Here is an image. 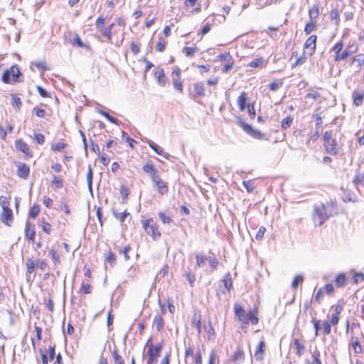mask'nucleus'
<instances>
[{"label": "nucleus", "mask_w": 364, "mask_h": 364, "mask_svg": "<svg viewBox=\"0 0 364 364\" xmlns=\"http://www.w3.org/2000/svg\"><path fill=\"white\" fill-rule=\"evenodd\" d=\"M158 215L164 224H170L173 221L171 218L167 215L164 212H159Z\"/></svg>", "instance_id": "72a5a7b5"}, {"label": "nucleus", "mask_w": 364, "mask_h": 364, "mask_svg": "<svg viewBox=\"0 0 364 364\" xmlns=\"http://www.w3.org/2000/svg\"><path fill=\"white\" fill-rule=\"evenodd\" d=\"M265 347V343L264 341H262L259 342L257 350L255 353V357L257 360H262L263 358V354H264V348Z\"/></svg>", "instance_id": "4be33fe9"}, {"label": "nucleus", "mask_w": 364, "mask_h": 364, "mask_svg": "<svg viewBox=\"0 0 364 364\" xmlns=\"http://www.w3.org/2000/svg\"><path fill=\"white\" fill-rule=\"evenodd\" d=\"M40 212V207L34 204L29 210V216L32 218H36Z\"/></svg>", "instance_id": "ea45409f"}, {"label": "nucleus", "mask_w": 364, "mask_h": 364, "mask_svg": "<svg viewBox=\"0 0 364 364\" xmlns=\"http://www.w3.org/2000/svg\"><path fill=\"white\" fill-rule=\"evenodd\" d=\"M164 325V321L162 316L159 314L156 315L153 321V327H155L157 331H161Z\"/></svg>", "instance_id": "a211bd4d"}, {"label": "nucleus", "mask_w": 364, "mask_h": 364, "mask_svg": "<svg viewBox=\"0 0 364 364\" xmlns=\"http://www.w3.org/2000/svg\"><path fill=\"white\" fill-rule=\"evenodd\" d=\"M336 203L331 200L326 203H322L319 206H314L312 218L314 223L321 226L324 222L333 215V210L335 208Z\"/></svg>", "instance_id": "f03ea898"}, {"label": "nucleus", "mask_w": 364, "mask_h": 364, "mask_svg": "<svg viewBox=\"0 0 364 364\" xmlns=\"http://www.w3.org/2000/svg\"><path fill=\"white\" fill-rule=\"evenodd\" d=\"M166 46V41L163 38H159V41L156 45V50L159 52H163L165 50Z\"/></svg>", "instance_id": "de8ad7c7"}, {"label": "nucleus", "mask_w": 364, "mask_h": 364, "mask_svg": "<svg viewBox=\"0 0 364 364\" xmlns=\"http://www.w3.org/2000/svg\"><path fill=\"white\" fill-rule=\"evenodd\" d=\"M0 205L1 206L2 209L9 208V201L8 200V198L6 196H0Z\"/></svg>", "instance_id": "69168bd1"}, {"label": "nucleus", "mask_w": 364, "mask_h": 364, "mask_svg": "<svg viewBox=\"0 0 364 364\" xmlns=\"http://www.w3.org/2000/svg\"><path fill=\"white\" fill-rule=\"evenodd\" d=\"M319 16V9L317 5H314L309 10V16L310 18V21H316V19Z\"/></svg>", "instance_id": "a878e982"}, {"label": "nucleus", "mask_w": 364, "mask_h": 364, "mask_svg": "<svg viewBox=\"0 0 364 364\" xmlns=\"http://www.w3.org/2000/svg\"><path fill=\"white\" fill-rule=\"evenodd\" d=\"M186 277L190 285L193 287V284L196 281V277L195 274L191 271L190 268H188V270L186 272Z\"/></svg>", "instance_id": "473e14b6"}, {"label": "nucleus", "mask_w": 364, "mask_h": 364, "mask_svg": "<svg viewBox=\"0 0 364 364\" xmlns=\"http://www.w3.org/2000/svg\"><path fill=\"white\" fill-rule=\"evenodd\" d=\"M223 282L225 288L228 291L230 290L232 287V281L230 273L228 272L225 275L224 279H223Z\"/></svg>", "instance_id": "cd10ccee"}, {"label": "nucleus", "mask_w": 364, "mask_h": 364, "mask_svg": "<svg viewBox=\"0 0 364 364\" xmlns=\"http://www.w3.org/2000/svg\"><path fill=\"white\" fill-rule=\"evenodd\" d=\"M237 123L250 136L257 139H261L263 138L264 134L262 133H261L259 130L253 129L251 125L245 123L242 119H239Z\"/></svg>", "instance_id": "0eeeda50"}, {"label": "nucleus", "mask_w": 364, "mask_h": 364, "mask_svg": "<svg viewBox=\"0 0 364 364\" xmlns=\"http://www.w3.org/2000/svg\"><path fill=\"white\" fill-rule=\"evenodd\" d=\"M247 97L245 92H242L237 98V105L240 111H244L246 108V102Z\"/></svg>", "instance_id": "393cba45"}, {"label": "nucleus", "mask_w": 364, "mask_h": 364, "mask_svg": "<svg viewBox=\"0 0 364 364\" xmlns=\"http://www.w3.org/2000/svg\"><path fill=\"white\" fill-rule=\"evenodd\" d=\"M105 17L102 15L100 16L95 21V28L97 31L100 32L102 37L105 38L109 43H112V31H110V28L105 26Z\"/></svg>", "instance_id": "39448f33"}, {"label": "nucleus", "mask_w": 364, "mask_h": 364, "mask_svg": "<svg viewBox=\"0 0 364 364\" xmlns=\"http://www.w3.org/2000/svg\"><path fill=\"white\" fill-rule=\"evenodd\" d=\"M333 131L328 130L323 134V146H325L326 151L331 155H336L339 151V147L335 139L332 138Z\"/></svg>", "instance_id": "7ed1b4c3"}, {"label": "nucleus", "mask_w": 364, "mask_h": 364, "mask_svg": "<svg viewBox=\"0 0 364 364\" xmlns=\"http://www.w3.org/2000/svg\"><path fill=\"white\" fill-rule=\"evenodd\" d=\"M364 280V274L363 273H355L353 278V282L354 284H357L360 282Z\"/></svg>", "instance_id": "680f3d73"}, {"label": "nucleus", "mask_w": 364, "mask_h": 364, "mask_svg": "<svg viewBox=\"0 0 364 364\" xmlns=\"http://www.w3.org/2000/svg\"><path fill=\"white\" fill-rule=\"evenodd\" d=\"M147 143L149 146L159 155L163 156L166 159H168V154H165L163 151V149L160 147L158 144H155L151 140H147Z\"/></svg>", "instance_id": "2eb2a0df"}, {"label": "nucleus", "mask_w": 364, "mask_h": 364, "mask_svg": "<svg viewBox=\"0 0 364 364\" xmlns=\"http://www.w3.org/2000/svg\"><path fill=\"white\" fill-rule=\"evenodd\" d=\"M294 343L296 348V354L299 356L304 354L305 348L304 346L300 342V341L296 338L294 339Z\"/></svg>", "instance_id": "7c9ffc66"}, {"label": "nucleus", "mask_w": 364, "mask_h": 364, "mask_svg": "<svg viewBox=\"0 0 364 364\" xmlns=\"http://www.w3.org/2000/svg\"><path fill=\"white\" fill-rule=\"evenodd\" d=\"M312 322L314 324V327L315 328L316 336L318 335V331L321 328L323 329L324 334L328 335L331 333V323L328 321H323L321 320H316V318H312Z\"/></svg>", "instance_id": "6e6552de"}, {"label": "nucleus", "mask_w": 364, "mask_h": 364, "mask_svg": "<svg viewBox=\"0 0 364 364\" xmlns=\"http://www.w3.org/2000/svg\"><path fill=\"white\" fill-rule=\"evenodd\" d=\"M154 76L157 79L158 83L160 86L166 85V77L164 69H159L154 73Z\"/></svg>", "instance_id": "f3484780"}, {"label": "nucleus", "mask_w": 364, "mask_h": 364, "mask_svg": "<svg viewBox=\"0 0 364 364\" xmlns=\"http://www.w3.org/2000/svg\"><path fill=\"white\" fill-rule=\"evenodd\" d=\"M141 224L145 232L150 235L154 240L160 239L161 234L159 230L157 225L154 223L152 218L141 220Z\"/></svg>", "instance_id": "20e7f679"}, {"label": "nucleus", "mask_w": 364, "mask_h": 364, "mask_svg": "<svg viewBox=\"0 0 364 364\" xmlns=\"http://www.w3.org/2000/svg\"><path fill=\"white\" fill-rule=\"evenodd\" d=\"M350 51L344 50L342 53H338L337 55H335L334 60H335V61L346 60L350 55Z\"/></svg>", "instance_id": "a19ab883"}, {"label": "nucleus", "mask_w": 364, "mask_h": 364, "mask_svg": "<svg viewBox=\"0 0 364 364\" xmlns=\"http://www.w3.org/2000/svg\"><path fill=\"white\" fill-rule=\"evenodd\" d=\"M196 51H197V48L185 47L183 49V53L187 57H193L195 55Z\"/></svg>", "instance_id": "a18cd8bd"}, {"label": "nucleus", "mask_w": 364, "mask_h": 364, "mask_svg": "<svg viewBox=\"0 0 364 364\" xmlns=\"http://www.w3.org/2000/svg\"><path fill=\"white\" fill-rule=\"evenodd\" d=\"M335 284L337 287H344L346 285V278L344 274H338L335 279Z\"/></svg>", "instance_id": "bb28decb"}, {"label": "nucleus", "mask_w": 364, "mask_h": 364, "mask_svg": "<svg viewBox=\"0 0 364 364\" xmlns=\"http://www.w3.org/2000/svg\"><path fill=\"white\" fill-rule=\"evenodd\" d=\"M217 58L220 61L228 62L232 60V58L230 53H225L217 56Z\"/></svg>", "instance_id": "603ef678"}, {"label": "nucleus", "mask_w": 364, "mask_h": 364, "mask_svg": "<svg viewBox=\"0 0 364 364\" xmlns=\"http://www.w3.org/2000/svg\"><path fill=\"white\" fill-rule=\"evenodd\" d=\"M112 213H113L114 216L122 223L124 222L127 216H128L129 215V213H127V211H124V213H119L117 211H115L114 210H112Z\"/></svg>", "instance_id": "e433bc0d"}, {"label": "nucleus", "mask_w": 364, "mask_h": 364, "mask_svg": "<svg viewBox=\"0 0 364 364\" xmlns=\"http://www.w3.org/2000/svg\"><path fill=\"white\" fill-rule=\"evenodd\" d=\"M306 59L307 58L303 54L302 56L299 57L295 61V63L292 64L291 68H294L298 65L304 64L306 62Z\"/></svg>", "instance_id": "bf43d9fd"}, {"label": "nucleus", "mask_w": 364, "mask_h": 364, "mask_svg": "<svg viewBox=\"0 0 364 364\" xmlns=\"http://www.w3.org/2000/svg\"><path fill=\"white\" fill-rule=\"evenodd\" d=\"M316 21H310L307 23L304 27V32L306 34H309L316 27Z\"/></svg>", "instance_id": "4c0bfd02"}, {"label": "nucleus", "mask_w": 364, "mask_h": 364, "mask_svg": "<svg viewBox=\"0 0 364 364\" xmlns=\"http://www.w3.org/2000/svg\"><path fill=\"white\" fill-rule=\"evenodd\" d=\"M364 93L363 92L353 91V105L358 107L362 105L363 101Z\"/></svg>", "instance_id": "6ab92c4d"}, {"label": "nucleus", "mask_w": 364, "mask_h": 364, "mask_svg": "<svg viewBox=\"0 0 364 364\" xmlns=\"http://www.w3.org/2000/svg\"><path fill=\"white\" fill-rule=\"evenodd\" d=\"M194 363L195 364H203L202 353L200 349H198L196 353V355L194 356Z\"/></svg>", "instance_id": "0e129e2a"}, {"label": "nucleus", "mask_w": 364, "mask_h": 364, "mask_svg": "<svg viewBox=\"0 0 364 364\" xmlns=\"http://www.w3.org/2000/svg\"><path fill=\"white\" fill-rule=\"evenodd\" d=\"M194 97H204L205 96V88L202 82H198L194 84Z\"/></svg>", "instance_id": "dca6fc26"}, {"label": "nucleus", "mask_w": 364, "mask_h": 364, "mask_svg": "<svg viewBox=\"0 0 364 364\" xmlns=\"http://www.w3.org/2000/svg\"><path fill=\"white\" fill-rule=\"evenodd\" d=\"M292 122H293V119L288 116L287 117H285L284 119H282V122H281V127L283 129H286L289 127H291V124H292Z\"/></svg>", "instance_id": "f704fd0d"}, {"label": "nucleus", "mask_w": 364, "mask_h": 364, "mask_svg": "<svg viewBox=\"0 0 364 364\" xmlns=\"http://www.w3.org/2000/svg\"><path fill=\"white\" fill-rule=\"evenodd\" d=\"M173 85L176 90L180 91V92L183 91V83H182L180 77H173Z\"/></svg>", "instance_id": "c9c22d12"}, {"label": "nucleus", "mask_w": 364, "mask_h": 364, "mask_svg": "<svg viewBox=\"0 0 364 364\" xmlns=\"http://www.w3.org/2000/svg\"><path fill=\"white\" fill-rule=\"evenodd\" d=\"M353 183L355 185H362L364 186V174L363 173H357L353 181Z\"/></svg>", "instance_id": "58836bf2"}, {"label": "nucleus", "mask_w": 364, "mask_h": 364, "mask_svg": "<svg viewBox=\"0 0 364 364\" xmlns=\"http://www.w3.org/2000/svg\"><path fill=\"white\" fill-rule=\"evenodd\" d=\"M242 184L249 193L253 192L255 188V183L252 181H244Z\"/></svg>", "instance_id": "37998d69"}, {"label": "nucleus", "mask_w": 364, "mask_h": 364, "mask_svg": "<svg viewBox=\"0 0 364 364\" xmlns=\"http://www.w3.org/2000/svg\"><path fill=\"white\" fill-rule=\"evenodd\" d=\"M10 77H11V71L9 70H6L4 72L2 75V81L4 83H9L10 82Z\"/></svg>", "instance_id": "338daca9"}, {"label": "nucleus", "mask_w": 364, "mask_h": 364, "mask_svg": "<svg viewBox=\"0 0 364 364\" xmlns=\"http://www.w3.org/2000/svg\"><path fill=\"white\" fill-rule=\"evenodd\" d=\"M11 76H12L13 81L14 82H19V77L21 75V72L18 65H14L10 68Z\"/></svg>", "instance_id": "412c9836"}, {"label": "nucleus", "mask_w": 364, "mask_h": 364, "mask_svg": "<svg viewBox=\"0 0 364 364\" xmlns=\"http://www.w3.org/2000/svg\"><path fill=\"white\" fill-rule=\"evenodd\" d=\"M263 63H264L263 58H257V59L254 60L253 61H252L251 63H250L249 66L250 68H259V67L262 66Z\"/></svg>", "instance_id": "864d4df0"}, {"label": "nucleus", "mask_w": 364, "mask_h": 364, "mask_svg": "<svg viewBox=\"0 0 364 364\" xmlns=\"http://www.w3.org/2000/svg\"><path fill=\"white\" fill-rule=\"evenodd\" d=\"M12 105L16 106L18 109H19L22 105L21 98L18 97L16 95H12Z\"/></svg>", "instance_id": "4d7b16f0"}, {"label": "nucleus", "mask_w": 364, "mask_h": 364, "mask_svg": "<svg viewBox=\"0 0 364 364\" xmlns=\"http://www.w3.org/2000/svg\"><path fill=\"white\" fill-rule=\"evenodd\" d=\"M92 178H93V173L91 165L88 166V170L87 173V186L89 188V190L92 192Z\"/></svg>", "instance_id": "2f4dec72"}, {"label": "nucleus", "mask_w": 364, "mask_h": 364, "mask_svg": "<svg viewBox=\"0 0 364 364\" xmlns=\"http://www.w3.org/2000/svg\"><path fill=\"white\" fill-rule=\"evenodd\" d=\"M208 262L213 271L217 269L219 262L213 254L212 255L208 256Z\"/></svg>", "instance_id": "c756f323"}, {"label": "nucleus", "mask_w": 364, "mask_h": 364, "mask_svg": "<svg viewBox=\"0 0 364 364\" xmlns=\"http://www.w3.org/2000/svg\"><path fill=\"white\" fill-rule=\"evenodd\" d=\"M234 313L238 321L241 322L242 330L246 329L250 323L252 325H257L259 323L255 309H250L247 312L240 304L237 303L234 305Z\"/></svg>", "instance_id": "f257e3e1"}, {"label": "nucleus", "mask_w": 364, "mask_h": 364, "mask_svg": "<svg viewBox=\"0 0 364 364\" xmlns=\"http://www.w3.org/2000/svg\"><path fill=\"white\" fill-rule=\"evenodd\" d=\"M208 257L205 256L203 253H199L196 255V267H203L205 266L206 262H208Z\"/></svg>", "instance_id": "aec40b11"}, {"label": "nucleus", "mask_w": 364, "mask_h": 364, "mask_svg": "<svg viewBox=\"0 0 364 364\" xmlns=\"http://www.w3.org/2000/svg\"><path fill=\"white\" fill-rule=\"evenodd\" d=\"M97 112L100 114L101 115L104 116L109 122H110L112 124H118L119 121L117 118L112 117L105 111H103L102 109H98Z\"/></svg>", "instance_id": "c85d7f7f"}, {"label": "nucleus", "mask_w": 364, "mask_h": 364, "mask_svg": "<svg viewBox=\"0 0 364 364\" xmlns=\"http://www.w3.org/2000/svg\"><path fill=\"white\" fill-rule=\"evenodd\" d=\"M105 260L107 262H109L111 265H113L114 264H115L116 262V255L113 252L109 251Z\"/></svg>", "instance_id": "e2e57ef3"}, {"label": "nucleus", "mask_w": 364, "mask_h": 364, "mask_svg": "<svg viewBox=\"0 0 364 364\" xmlns=\"http://www.w3.org/2000/svg\"><path fill=\"white\" fill-rule=\"evenodd\" d=\"M0 219L3 223L6 225L7 226H11L14 219L12 210L9 207L2 209V212L0 215Z\"/></svg>", "instance_id": "9d476101"}, {"label": "nucleus", "mask_w": 364, "mask_h": 364, "mask_svg": "<svg viewBox=\"0 0 364 364\" xmlns=\"http://www.w3.org/2000/svg\"><path fill=\"white\" fill-rule=\"evenodd\" d=\"M316 39L317 37L316 35H311L307 38L304 43V55L307 54L311 56L315 53Z\"/></svg>", "instance_id": "1a4fd4ad"}, {"label": "nucleus", "mask_w": 364, "mask_h": 364, "mask_svg": "<svg viewBox=\"0 0 364 364\" xmlns=\"http://www.w3.org/2000/svg\"><path fill=\"white\" fill-rule=\"evenodd\" d=\"M33 112L38 117L44 118L46 117V110L43 109H41L37 107H35L33 109Z\"/></svg>", "instance_id": "13d9d810"}, {"label": "nucleus", "mask_w": 364, "mask_h": 364, "mask_svg": "<svg viewBox=\"0 0 364 364\" xmlns=\"http://www.w3.org/2000/svg\"><path fill=\"white\" fill-rule=\"evenodd\" d=\"M48 255L50 256L53 262L54 263L55 265L60 263V256L55 247H52L49 250Z\"/></svg>", "instance_id": "b1692460"}, {"label": "nucleus", "mask_w": 364, "mask_h": 364, "mask_svg": "<svg viewBox=\"0 0 364 364\" xmlns=\"http://www.w3.org/2000/svg\"><path fill=\"white\" fill-rule=\"evenodd\" d=\"M112 357L116 364H124V360L120 355L118 354L116 350L112 352Z\"/></svg>", "instance_id": "8fccbe9b"}, {"label": "nucleus", "mask_w": 364, "mask_h": 364, "mask_svg": "<svg viewBox=\"0 0 364 364\" xmlns=\"http://www.w3.org/2000/svg\"><path fill=\"white\" fill-rule=\"evenodd\" d=\"M319 356H320L319 351L318 350H315L314 351V353H312V358H313L314 362L316 364H322L321 361V360L319 358Z\"/></svg>", "instance_id": "774afa93"}, {"label": "nucleus", "mask_w": 364, "mask_h": 364, "mask_svg": "<svg viewBox=\"0 0 364 364\" xmlns=\"http://www.w3.org/2000/svg\"><path fill=\"white\" fill-rule=\"evenodd\" d=\"M142 169L145 173L149 174L156 169V167L151 162H150L144 165Z\"/></svg>", "instance_id": "5fc2aeb1"}, {"label": "nucleus", "mask_w": 364, "mask_h": 364, "mask_svg": "<svg viewBox=\"0 0 364 364\" xmlns=\"http://www.w3.org/2000/svg\"><path fill=\"white\" fill-rule=\"evenodd\" d=\"M131 250V247L129 245H127L124 247L122 250H119V254H122L124 255V259L126 261L129 259V256L128 255L129 252Z\"/></svg>", "instance_id": "052dcab7"}, {"label": "nucleus", "mask_w": 364, "mask_h": 364, "mask_svg": "<svg viewBox=\"0 0 364 364\" xmlns=\"http://www.w3.org/2000/svg\"><path fill=\"white\" fill-rule=\"evenodd\" d=\"M26 267L28 273L31 274L32 272H34L36 264L31 258L27 259Z\"/></svg>", "instance_id": "49530a36"}, {"label": "nucleus", "mask_w": 364, "mask_h": 364, "mask_svg": "<svg viewBox=\"0 0 364 364\" xmlns=\"http://www.w3.org/2000/svg\"><path fill=\"white\" fill-rule=\"evenodd\" d=\"M283 85V81L282 80H277L274 82H272L270 85H269V90H272V91H276L277 90L279 87H281Z\"/></svg>", "instance_id": "79ce46f5"}, {"label": "nucleus", "mask_w": 364, "mask_h": 364, "mask_svg": "<svg viewBox=\"0 0 364 364\" xmlns=\"http://www.w3.org/2000/svg\"><path fill=\"white\" fill-rule=\"evenodd\" d=\"M163 343L156 345V348H149L147 350V362L146 364H156L158 362V358L160 357Z\"/></svg>", "instance_id": "423d86ee"}, {"label": "nucleus", "mask_w": 364, "mask_h": 364, "mask_svg": "<svg viewBox=\"0 0 364 364\" xmlns=\"http://www.w3.org/2000/svg\"><path fill=\"white\" fill-rule=\"evenodd\" d=\"M231 360L235 364H241L245 360V353L241 348H237L236 351L231 356Z\"/></svg>", "instance_id": "4468645a"}, {"label": "nucleus", "mask_w": 364, "mask_h": 364, "mask_svg": "<svg viewBox=\"0 0 364 364\" xmlns=\"http://www.w3.org/2000/svg\"><path fill=\"white\" fill-rule=\"evenodd\" d=\"M16 174L21 178L27 179L30 174V167L25 163H19Z\"/></svg>", "instance_id": "ddd939ff"}, {"label": "nucleus", "mask_w": 364, "mask_h": 364, "mask_svg": "<svg viewBox=\"0 0 364 364\" xmlns=\"http://www.w3.org/2000/svg\"><path fill=\"white\" fill-rule=\"evenodd\" d=\"M303 281H304L303 276H301L300 274L295 276V277L294 278V280L292 282V284H291V288L294 289H296L298 287L299 284L300 283H302Z\"/></svg>", "instance_id": "c03bdc74"}, {"label": "nucleus", "mask_w": 364, "mask_h": 364, "mask_svg": "<svg viewBox=\"0 0 364 364\" xmlns=\"http://www.w3.org/2000/svg\"><path fill=\"white\" fill-rule=\"evenodd\" d=\"M155 185L157 188L158 192L161 195H165V194L168 193V186L163 180H161V181H157V183Z\"/></svg>", "instance_id": "5701e85b"}, {"label": "nucleus", "mask_w": 364, "mask_h": 364, "mask_svg": "<svg viewBox=\"0 0 364 364\" xmlns=\"http://www.w3.org/2000/svg\"><path fill=\"white\" fill-rule=\"evenodd\" d=\"M15 146L17 150L23 152L26 156H32V151H31L29 146L22 139H17L15 141Z\"/></svg>", "instance_id": "9b49d317"}, {"label": "nucleus", "mask_w": 364, "mask_h": 364, "mask_svg": "<svg viewBox=\"0 0 364 364\" xmlns=\"http://www.w3.org/2000/svg\"><path fill=\"white\" fill-rule=\"evenodd\" d=\"M71 43L73 45H77L80 48H83L85 46V44L77 34H76L73 40H71Z\"/></svg>", "instance_id": "6e6d98bb"}, {"label": "nucleus", "mask_w": 364, "mask_h": 364, "mask_svg": "<svg viewBox=\"0 0 364 364\" xmlns=\"http://www.w3.org/2000/svg\"><path fill=\"white\" fill-rule=\"evenodd\" d=\"M25 236L28 241L34 242L36 237V230L34 224L27 221L25 225Z\"/></svg>", "instance_id": "f8f14e48"}, {"label": "nucleus", "mask_w": 364, "mask_h": 364, "mask_svg": "<svg viewBox=\"0 0 364 364\" xmlns=\"http://www.w3.org/2000/svg\"><path fill=\"white\" fill-rule=\"evenodd\" d=\"M63 179L56 176H53V178L52 180V184L55 186L56 188H60L63 187Z\"/></svg>", "instance_id": "3c124183"}, {"label": "nucleus", "mask_w": 364, "mask_h": 364, "mask_svg": "<svg viewBox=\"0 0 364 364\" xmlns=\"http://www.w3.org/2000/svg\"><path fill=\"white\" fill-rule=\"evenodd\" d=\"M120 193L122 196V199H123V203H125V200L127 198L129 194V190L128 189V188L127 186H125L124 185H122L120 186Z\"/></svg>", "instance_id": "09e8293b"}]
</instances>
